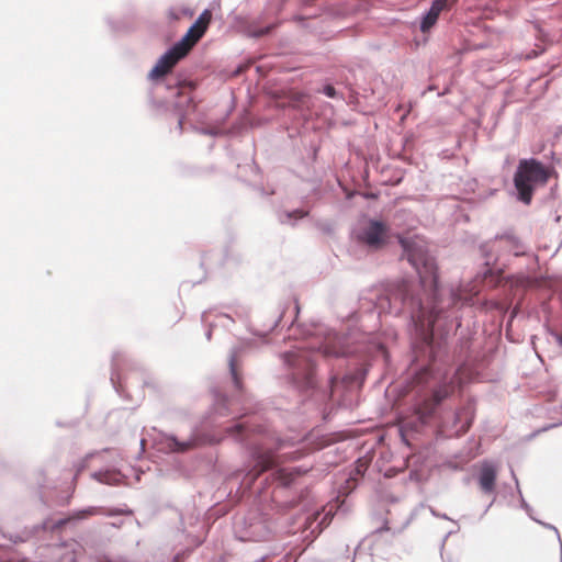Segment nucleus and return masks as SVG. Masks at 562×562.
<instances>
[{
	"instance_id": "obj_1",
	"label": "nucleus",
	"mask_w": 562,
	"mask_h": 562,
	"mask_svg": "<svg viewBox=\"0 0 562 562\" xmlns=\"http://www.w3.org/2000/svg\"><path fill=\"white\" fill-rule=\"evenodd\" d=\"M401 245L403 258L415 269L419 282L402 280L373 286L361 295L359 304L373 319L372 330L380 327L383 314L408 321L414 360L423 358L426 363L411 369L407 387L418 394L430 387L417 404V413L425 419L454 391V375L441 374V366L450 361L446 336L454 323L457 328L461 326L458 311L468 299L453 288H439L435 259L424 245L411 239H401Z\"/></svg>"
},
{
	"instance_id": "obj_2",
	"label": "nucleus",
	"mask_w": 562,
	"mask_h": 562,
	"mask_svg": "<svg viewBox=\"0 0 562 562\" xmlns=\"http://www.w3.org/2000/svg\"><path fill=\"white\" fill-rule=\"evenodd\" d=\"M263 429L261 426H254L248 420H234L232 425L225 428L226 437L232 438L234 441L248 447L252 459V469L247 473V476L255 480L260 473L271 470L269 477L281 487H289L295 483L296 479L306 474L311 467L308 465H292V467H280L278 465V459L281 457H290V459L300 458L301 453L299 450L293 452H282L280 456H276V452L283 451L286 447L293 446V441L289 439H278L276 442L274 450L270 447H266L265 443H255L251 441V436L255 432H261Z\"/></svg>"
},
{
	"instance_id": "obj_3",
	"label": "nucleus",
	"mask_w": 562,
	"mask_h": 562,
	"mask_svg": "<svg viewBox=\"0 0 562 562\" xmlns=\"http://www.w3.org/2000/svg\"><path fill=\"white\" fill-rule=\"evenodd\" d=\"M355 352L356 350L349 346L347 338L334 334L317 346L316 352L296 348L283 352L281 360L288 382L300 392H303L316 385L314 368L318 356L339 358L348 357Z\"/></svg>"
},
{
	"instance_id": "obj_4",
	"label": "nucleus",
	"mask_w": 562,
	"mask_h": 562,
	"mask_svg": "<svg viewBox=\"0 0 562 562\" xmlns=\"http://www.w3.org/2000/svg\"><path fill=\"white\" fill-rule=\"evenodd\" d=\"M553 169L544 166L536 158H524L518 161L514 173V186L517 200L530 204L537 188L544 186Z\"/></svg>"
},
{
	"instance_id": "obj_5",
	"label": "nucleus",
	"mask_w": 562,
	"mask_h": 562,
	"mask_svg": "<svg viewBox=\"0 0 562 562\" xmlns=\"http://www.w3.org/2000/svg\"><path fill=\"white\" fill-rule=\"evenodd\" d=\"M205 31V24L199 25V21H195L181 40L160 56L156 65L149 71L148 78L156 80L169 74L177 63L188 55L192 46L204 35Z\"/></svg>"
},
{
	"instance_id": "obj_6",
	"label": "nucleus",
	"mask_w": 562,
	"mask_h": 562,
	"mask_svg": "<svg viewBox=\"0 0 562 562\" xmlns=\"http://www.w3.org/2000/svg\"><path fill=\"white\" fill-rule=\"evenodd\" d=\"M234 533L240 541H265L271 535V526L266 515L250 510L235 521Z\"/></svg>"
},
{
	"instance_id": "obj_7",
	"label": "nucleus",
	"mask_w": 562,
	"mask_h": 562,
	"mask_svg": "<svg viewBox=\"0 0 562 562\" xmlns=\"http://www.w3.org/2000/svg\"><path fill=\"white\" fill-rule=\"evenodd\" d=\"M352 238L369 247L380 249L387 240L389 227L379 220L362 218L351 231Z\"/></svg>"
},
{
	"instance_id": "obj_8",
	"label": "nucleus",
	"mask_w": 562,
	"mask_h": 562,
	"mask_svg": "<svg viewBox=\"0 0 562 562\" xmlns=\"http://www.w3.org/2000/svg\"><path fill=\"white\" fill-rule=\"evenodd\" d=\"M162 443L165 448L169 452L175 453H183L189 450L206 446V445H215L221 441L220 438L215 436L201 434L199 431H193L189 438L180 440L172 434H164L162 435Z\"/></svg>"
},
{
	"instance_id": "obj_9",
	"label": "nucleus",
	"mask_w": 562,
	"mask_h": 562,
	"mask_svg": "<svg viewBox=\"0 0 562 562\" xmlns=\"http://www.w3.org/2000/svg\"><path fill=\"white\" fill-rule=\"evenodd\" d=\"M346 13L347 10L341 7L340 1L303 0L302 13L296 16V20L307 21L322 15L338 18Z\"/></svg>"
},
{
	"instance_id": "obj_10",
	"label": "nucleus",
	"mask_w": 562,
	"mask_h": 562,
	"mask_svg": "<svg viewBox=\"0 0 562 562\" xmlns=\"http://www.w3.org/2000/svg\"><path fill=\"white\" fill-rule=\"evenodd\" d=\"M519 244V239L513 234L506 233L503 235H496L494 239L488 240L481 246L482 254L485 258V265L490 266L498 260V256H495L494 252L501 248L513 251L515 256H519L521 254Z\"/></svg>"
},
{
	"instance_id": "obj_11",
	"label": "nucleus",
	"mask_w": 562,
	"mask_h": 562,
	"mask_svg": "<svg viewBox=\"0 0 562 562\" xmlns=\"http://www.w3.org/2000/svg\"><path fill=\"white\" fill-rule=\"evenodd\" d=\"M108 453H111L112 456L111 467L93 472L91 476L102 484L120 485L125 479V475H123L119 470V465L123 461V456L114 449H110Z\"/></svg>"
},
{
	"instance_id": "obj_12",
	"label": "nucleus",
	"mask_w": 562,
	"mask_h": 562,
	"mask_svg": "<svg viewBox=\"0 0 562 562\" xmlns=\"http://www.w3.org/2000/svg\"><path fill=\"white\" fill-rule=\"evenodd\" d=\"M133 512L128 508H103L97 506H89L87 508L74 512L68 518L59 519L55 522L54 527L59 528L70 520H82L89 516L102 515L108 517L119 515H132Z\"/></svg>"
},
{
	"instance_id": "obj_13",
	"label": "nucleus",
	"mask_w": 562,
	"mask_h": 562,
	"mask_svg": "<svg viewBox=\"0 0 562 562\" xmlns=\"http://www.w3.org/2000/svg\"><path fill=\"white\" fill-rule=\"evenodd\" d=\"M194 89V85L192 82H180L176 81L175 83V95L179 98L178 101L175 102V109L179 115L178 120V128L181 132L183 127V120L187 113L184 108H193V100L191 92Z\"/></svg>"
},
{
	"instance_id": "obj_14",
	"label": "nucleus",
	"mask_w": 562,
	"mask_h": 562,
	"mask_svg": "<svg viewBox=\"0 0 562 562\" xmlns=\"http://www.w3.org/2000/svg\"><path fill=\"white\" fill-rule=\"evenodd\" d=\"M278 25L279 21L277 19L270 20L265 13L259 18L247 22L244 26V32L248 37L259 38L269 34Z\"/></svg>"
},
{
	"instance_id": "obj_15",
	"label": "nucleus",
	"mask_w": 562,
	"mask_h": 562,
	"mask_svg": "<svg viewBox=\"0 0 562 562\" xmlns=\"http://www.w3.org/2000/svg\"><path fill=\"white\" fill-rule=\"evenodd\" d=\"M251 346L252 345L250 341H243L238 346L233 347L228 356L229 373L233 380V384L238 391L241 390V379L238 373V359L247 349L251 348Z\"/></svg>"
},
{
	"instance_id": "obj_16",
	"label": "nucleus",
	"mask_w": 562,
	"mask_h": 562,
	"mask_svg": "<svg viewBox=\"0 0 562 562\" xmlns=\"http://www.w3.org/2000/svg\"><path fill=\"white\" fill-rule=\"evenodd\" d=\"M496 482V468L491 462H483L480 474H479V484L481 490L486 493H493L495 490Z\"/></svg>"
},
{
	"instance_id": "obj_17",
	"label": "nucleus",
	"mask_w": 562,
	"mask_h": 562,
	"mask_svg": "<svg viewBox=\"0 0 562 562\" xmlns=\"http://www.w3.org/2000/svg\"><path fill=\"white\" fill-rule=\"evenodd\" d=\"M448 0H432L429 10L420 22L422 32L429 31L437 22L440 12L446 8Z\"/></svg>"
},
{
	"instance_id": "obj_18",
	"label": "nucleus",
	"mask_w": 562,
	"mask_h": 562,
	"mask_svg": "<svg viewBox=\"0 0 562 562\" xmlns=\"http://www.w3.org/2000/svg\"><path fill=\"white\" fill-rule=\"evenodd\" d=\"M330 512L328 513H321L316 510L312 515L307 516L305 518V527L306 529L311 530V533L321 532L325 526L329 524V520L331 519L329 517Z\"/></svg>"
},
{
	"instance_id": "obj_19",
	"label": "nucleus",
	"mask_w": 562,
	"mask_h": 562,
	"mask_svg": "<svg viewBox=\"0 0 562 562\" xmlns=\"http://www.w3.org/2000/svg\"><path fill=\"white\" fill-rule=\"evenodd\" d=\"M307 215H308V212L304 211L302 209H296L293 211H278L277 212L278 221L283 225H291V226H294L299 220L304 218Z\"/></svg>"
},
{
	"instance_id": "obj_20",
	"label": "nucleus",
	"mask_w": 562,
	"mask_h": 562,
	"mask_svg": "<svg viewBox=\"0 0 562 562\" xmlns=\"http://www.w3.org/2000/svg\"><path fill=\"white\" fill-rule=\"evenodd\" d=\"M109 451H110V449H103L102 451H94V452L88 453L83 459H81L79 462H77L75 464L76 470H77L76 476L86 469L87 463L90 459H92L94 457H101L104 452H109Z\"/></svg>"
},
{
	"instance_id": "obj_21",
	"label": "nucleus",
	"mask_w": 562,
	"mask_h": 562,
	"mask_svg": "<svg viewBox=\"0 0 562 562\" xmlns=\"http://www.w3.org/2000/svg\"><path fill=\"white\" fill-rule=\"evenodd\" d=\"M318 92L330 99L344 100L342 94L338 92L331 85H325L322 90H318Z\"/></svg>"
},
{
	"instance_id": "obj_22",
	"label": "nucleus",
	"mask_w": 562,
	"mask_h": 562,
	"mask_svg": "<svg viewBox=\"0 0 562 562\" xmlns=\"http://www.w3.org/2000/svg\"><path fill=\"white\" fill-rule=\"evenodd\" d=\"M512 474H513V476H514V479H515L516 487H517V491H518V493H519V495H520V504H521V508L527 513V515H528L532 520H535L536 518L531 515V513H532V508H531V506H530V505H529V504L524 499V497H522V495H521V492H520V490H519L518 480H517V477L515 476V473H514V471H513V470H512Z\"/></svg>"
},
{
	"instance_id": "obj_23",
	"label": "nucleus",
	"mask_w": 562,
	"mask_h": 562,
	"mask_svg": "<svg viewBox=\"0 0 562 562\" xmlns=\"http://www.w3.org/2000/svg\"><path fill=\"white\" fill-rule=\"evenodd\" d=\"M213 323L217 324V326H223L228 329L234 323V319L227 314H218L216 315V321Z\"/></svg>"
},
{
	"instance_id": "obj_24",
	"label": "nucleus",
	"mask_w": 562,
	"mask_h": 562,
	"mask_svg": "<svg viewBox=\"0 0 562 562\" xmlns=\"http://www.w3.org/2000/svg\"><path fill=\"white\" fill-rule=\"evenodd\" d=\"M211 315V312H203L202 315H201V321L202 323H205L209 325V328L205 333V336H206V339L210 340L211 339V336H212V330L214 327H217V324H214L213 322H209V317Z\"/></svg>"
},
{
	"instance_id": "obj_25",
	"label": "nucleus",
	"mask_w": 562,
	"mask_h": 562,
	"mask_svg": "<svg viewBox=\"0 0 562 562\" xmlns=\"http://www.w3.org/2000/svg\"><path fill=\"white\" fill-rule=\"evenodd\" d=\"M280 319L281 315L278 318L273 319L266 329L254 331V334L262 338L266 337L270 331H272L278 326Z\"/></svg>"
},
{
	"instance_id": "obj_26",
	"label": "nucleus",
	"mask_w": 562,
	"mask_h": 562,
	"mask_svg": "<svg viewBox=\"0 0 562 562\" xmlns=\"http://www.w3.org/2000/svg\"><path fill=\"white\" fill-rule=\"evenodd\" d=\"M211 18H212V14L211 12L205 9L201 14L200 16L198 18L196 21H199V25H204L207 26V23L211 21Z\"/></svg>"
},
{
	"instance_id": "obj_27",
	"label": "nucleus",
	"mask_w": 562,
	"mask_h": 562,
	"mask_svg": "<svg viewBox=\"0 0 562 562\" xmlns=\"http://www.w3.org/2000/svg\"><path fill=\"white\" fill-rule=\"evenodd\" d=\"M458 531H459V526H458L454 530H449V531L447 532V535L443 537V539H442V541H441V543H440V557H441V558H443V550H445V547H446V541H447V539H448L450 536H452V535L457 533Z\"/></svg>"
},
{
	"instance_id": "obj_28",
	"label": "nucleus",
	"mask_w": 562,
	"mask_h": 562,
	"mask_svg": "<svg viewBox=\"0 0 562 562\" xmlns=\"http://www.w3.org/2000/svg\"><path fill=\"white\" fill-rule=\"evenodd\" d=\"M535 521H537L538 524L542 525L543 527L548 528V529H551L555 532L557 537H558V540L560 542V546L562 547V541H561V538H560V533L557 529V527H554L553 525L551 524H547V522H543V521H540L538 519H535Z\"/></svg>"
},
{
	"instance_id": "obj_29",
	"label": "nucleus",
	"mask_w": 562,
	"mask_h": 562,
	"mask_svg": "<svg viewBox=\"0 0 562 562\" xmlns=\"http://www.w3.org/2000/svg\"><path fill=\"white\" fill-rule=\"evenodd\" d=\"M199 133L203 135H210V136H217L220 134V131L216 128H200L198 130Z\"/></svg>"
},
{
	"instance_id": "obj_30",
	"label": "nucleus",
	"mask_w": 562,
	"mask_h": 562,
	"mask_svg": "<svg viewBox=\"0 0 562 562\" xmlns=\"http://www.w3.org/2000/svg\"><path fill=\"white\" fill-rule=\"evenodd\" d=\"M430 513L432 516L437 517V518H441V519H446V520H450L452 521L453 524L457 525V521H454L453 519H451L449 516H447V514H441V513H438L437 510H435L434 508H430Z\"/></svg>"
},
{
	"instance_id": "obj_31",
	"label": "nucleus",
	"mask_w": 562,
	"mask_h": 562,
	"mask_svg": "<svg viewBox=\"0 0 562 562\" xmlns=\"http://www.w3.org/2000/svg\"><path fill=\"white\" fill-rule=\"evenodd\" d=\"M560 425H562V419H561V420H559L558 423H554V424H550V425H548V426H544V427L541 429V431L549 430V429H551V428H553V427H557V426H560Z\"/></svg>"
},
{
	"instance_id": "obj_32",
	"label": "nucleus",
	"mask_w": 562,
	"mask_h": 562,
	"mask_svg": "<svg viewBox=\"0 0 562 562\" xmlns=\"http://www.w3.org/2000/svg\"><path fill=\"white\" fill-rule=\"evenodd\" d=\"M63 560L64 562H76L74 553H67Z\"/></svg>"
},
{
	"instance_id": "obj_33",
	"label": "nucleus",
	"mask_w": 562,
	"mask_h": 562,
	"mask_svg": "<svg viewBox=\"0 0 562 562\" xmlns=\"http://www.w3.org/2000/svg\"><path fill=\"white\" fill-rule=\"evenodd\" d=\"M360 313H361L362 317L368 318V319H370V321H372V322H373V319H372V318H370V317H368L366 313H362L361 311H360ZM372 325H373V323H372L370 326H366V324H362V327H366V329H367L368 331H370V333H371V331H373V330L371 329V326H372Z\"/></svg>"
},
{
	"instance_id": "obj_34",
	"label": "nucleus",
	"mask_w": 562,
	"mask_h": 562,
	"mask_svg": "<svg viewBox=\"0 0 562 562\" xmlns=\"http://www.w3.org/2000/svg\"><path fill=\"white\" fill-rule=\"evenodd\" d=\"M554 338H555L557 342L562 347V336L559 334H554Z\"/></svg>"
},
{
	"instance_id": "obj_35",
	"label": "nucleus",
	"mask_w": 562,
	"mask_h": 562,
	"mask_svg": "<svg viewBox=\"0 0 562 562\" xmlns=\"http://www.w3.org/2000/svg\"><path fill=\"white\" fill-rule=\"evenodd\" d=\"M494 501H492L487 506H485V509L481 516V518L488 512V509L491 508V506L493 505Z\"/></svg>"
},
{
	"instance_id": "obj_36",
	"label": "nucleus",
	"mask_w": 562,
	"mask_h": 562,
	"mask_svg": "<svg viewBox=\"0 0 562 562\" xmlns=\"http://www.w3.org/2000/svg\"><path fill=\"white\" fill-rule=\"evenodd\" d=\"M335 381H336V376H331V378L329 379L330 387H333V385H334Z\"/></svg>"
},
{
	"instance_id": "obj_37",
	"label": "nucleus",
	"mask_w": 562,
	"mask_h": 562,
	"mask_svg": "<svg viewBox=\"0 0 562 562\" xmlns=\"http://www.w3.org/2000/svg\"><path fill=\"white\" fill-rule=\"evenodd\" d=\"M9 539H10L11 541H13V542H18V537H15V538L10 537Z\"/></svg>"
},
{
	"instance_id": "obj_38",
	"label": "nucleus",
	"mask_w": 562,
	"mask_h": 562,
	"mask_svg": "<svg viewBox=\"0 0 562 562\" xmlns=\"http://www.w3.org/2000/svg\"><path fill=\"white\" fill-rule=\"evenodd\" d=\"M487 273H492V269H487V270L485 271V274H487Z\"/></svg>"
},
{
	"instance_id": "obj_39",
	"label": "nucleus",
	"mask_w": 562,
	"mask_h": 562,
	"mask_svg": "<svg viewBox=\"0 0 562 562\" xmlns=\"http://www.w3.org/2000/svg\"><path fill=\"white\" fill-rule=\"evenodd\" d=\"M447 562H451V560L449 559Z\"/></svg>"
},
{
	"instance_id": "obj_40",
	"label": "nucleus",
	"mask_w": 562,
	"mask_h": 562,
	"mask_svg": "<svg viewBox=\"0 0 562 562\" xmlns=\"http://www.w3.org/2000/svg\"><path fill=\"white\" fill-rule=\"evenodd\" d=\"M561 408H562V404H561Z\"/></svg>"
}]
</instances>
